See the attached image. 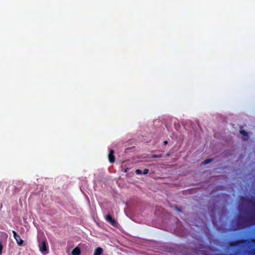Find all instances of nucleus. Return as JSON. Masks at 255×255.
<instances>
[{
    "mask_svg": "<svg viewBox=\"0 0 255 255\" xmlns=\"http://www.w3.org/2000/svg\"><path fill=\"white\" fill-rule=\"evenodd\" d=\"M149 172V170L148 169H144L142 172V174H146Z\"/></svg>",
    "mask_w": 255,
    "mask_h": 255,
    "instance_id": "obj_15",
    "label": "nucleus"
},
{
    "mask_svg": "<svg viewBox=\"0 0 255 255\" xmlns=\"http://www.w3.org/2000/svg\"><path fill=\"white\" fill-rule=\"evenodd\" d=\"M240 132L245 136L244 140H247L248 139V138H249L248 133L246 131H245L244 129H241V130H240Z\"/></svg>",
    "mask_w": 255,
    "mask_h": 255,
    "instance_id": "obj_9",
    "label": "nucleus"
},
{
    "mask_svg": "<svg viewBox=\"0 0 255 255\" xmlns=\"http://www.w3.org/2000/svg\"><path fill=\"white\" fill-rule=\"evenodd\" d=\"M251 242H252V243L255 244V239H252V240H251Z\"/></svg>",
    "mask_w": 255,
    "mask_h": 255,
    "instance_id": "obj_16",
    "label": "nucleus"
},
{
    "mask_svg": "<svg viewBox=\"0 0 255 255\" xmlns=\"http://www.w3.org/2000/svg\"><path fill=\"white\" fill-rule=\"evenodd\" d=\"M248 202L249 204L251 205L254 208H255V200L253 199H249Z\"/></svg>",
    "mask_w": 255,
    "mask_h": 255,
    "instance_id": "obj_10",
    "label": "nucleus"
},
{
    "mask_svg": "<svg viewBox=\"0 0 255 255\" xmlns=\"http://www.w3.org/2000/svg\"><path fill=\"white\" fill-rule=\"evenodd\" d=\"M151 157L152 158H160L162 157V154H153Z\"/></svg>",
    "mask_w": 255,
    "mask_h": 255,
    "instance_id": "obj_12",
    "label": "nucleus"
},
{
    "mask_svg": "<svg viewBox=\"0 0 255 255\" xmlns=\"http://www.w3.org/2000/svg\"><path fill=\"white\" fill-rule=\"evenodd\" d=\"M135 172L136 174H138V175L142 174V171L140 169L135 170Z\"/></svg>",
    "mask_w": 255,
    "mask_h": 255,
    "instance_id": "obj_14",
    "label": "nucleus"
},
{
    "mask_svg": "<svg viewBox=\"0 0 255 255\" xmlns=\"http://www.w3.org/2000/svg\"><path fill=\"white\" fill-rule=\"evenodd\" d=\"M255 219V212H253L252 214H251L250 217L248 218H246L244 217H243L242 216H239L238 217V222H239V225H240V223H243L244 225H245V223L248 221H252Z\"/></svg>",
    "mask_w": 255,
    "mask_h": 255,
    "instance_id": "obj_1",
    "label": "nucleus"
},
{
    "mask_svg": "<svg viewBox=\"0 0 255 255\" xmlns=\"http://www.w3.org/2000/svg\"><path fill=\"white\" fill-rule=\"evenodd\" d=\"M167 143H168V141H167L165 140V141H164V145H166L167 144Z\"/></svg>",
    "mask_w": 255,
    "mask_h": 255,
    "instance_id": "obj_17",
    "label": "nucleus"
},
{
    "mask_svg": "<svg viewBox=\"0 0 255 255\" xmlns=\"http://www.w3.org/2000/svg\"><path fill=\"white\" fill-rule=\"evenodd\" d=\"M108 159L110 163H113L115 161V156L114 155V150L113 149H111L109 151V153L108 154Z\"/></svg>",
    "mask_w": 255,
    "mask_h": 255,
    "instance_id": "obj_6",
    "label": "nucleus"
},
{
    "mask_svg": "<svg viewBox=\"0 0 255 255\" xmlns=\"http://www.w3.org/2000/svg\"><path fill=\"white\" fill-rule=\"evenodd\" d=\"M40 251L44 255L47 254L48 246L46 240L42 241L39 245Z\"/></svg>",
    "mask_w": 255,
    "mask_h": 255,
    "instance_id": "obj_3",
    "label": "nucleus"
},
{
    "mask_svg": "<svg viewBox=\"0 0 255 255\" xmlns=\"http://www.w3.org/2000/svg\"><path fill=\"white\" fill-rule=\"evenodd\" d=\"M72 255H80L81 254V250L80 248L76 247L74 249L72 252Z\"/></svg>",
    "mask_w": 255,
    "mask_h": 255,
    "instance_id": "obj_8",
    "label": "nucleus"
},
{
    "mask_svg": "<svg viewBox=\"0 0 255 255\" xmlns=\"http://www.w3.org/2000/svg\"><path fill=\"white\" fill-rule=\"evenodd\" d=\"M103 253V249L101 247H98L94 251V255H101Z\"/></svg>",
    "mask_w": 255,
    "mask_h": 255,
    "instance_id": "obj_7",
    "label": "nucleus"
},
{
    "mask_svg": "<svg viewBox=\"0 0 255 255\" xmlns=\"http://www.w3.org/2000/svg\"><path fill=\"white\" fill-rule=\"evenodd\" d=\"M250 243L248 240L241 239L238 241H231L229 243V245L231 247H236L241 244H248Z\"/></svg>",
    "mask_w": 255,
    "mask_h": 255,
    "instance_id": "obj_2",
    "label": "nucleus"
},
{
    "mask_svg": "<svg viewBox=\"0 0 255 255\" xmlns=\"http://www.w3.org/2000/svg\"><path fill=\"white\" fill-rule=\"evenodd\" d=\"M12 232L13 234V237L15 240L18 245L20 246H22L23 241L21 239L20 236L16 233V232L15 231L13 230Z\"/></svg>",
    "mask_w": 255,
    "mask_h": 255,
    "instance_id": "obj_4",
    "label": "nucleus"
},
{
    "mask_svg": "<svg viewBox=\"0 0 255 255\" xmlns=\"http://www.w3.org/2000/svg\"><path fill=\"white\" fill-rule=\"evenodd\" d=\"M106 221L110 223L112 226H116L117 225L116 221L110 214L107 215L106 217Z\"/></svg>",
    "mask_w": 255,
    "mask_h": 255,
    "instance_id": "obj_5",
    "label": "nucleus"
},
{
    "mask_svg": "<svg viewBox=\"0 0 255 255\" xmlns=\"http://www.w3.org/2000/svg\"><path fill=\"white\" fill-rule=\"evenodd\" d=\"M212 161V159H206L203 163L202 164L203 165H207L208 164H209L211 161Z\"/></svg>",
    "mask_w": 255,
    "mask_h": 255,
    "instance_id": "obj_11",
    "label": "nucleus"
},
{
    "mask_svg": "<svg viewBox=\"0 0 255 255\" xmlns=\"http://www.w3.org/2000/svg\"><path fill=\"white\" fill-rule=\"evenodd\" d=\"M3 249V246L2 245L1 241L0 240V255L2 254V251Z\"/></svg>",
    "mask_w": 255,
    "mask_h": 255,
    "instance_id": "obj_13",
    "label": "nucleus"
}]
</instances>
